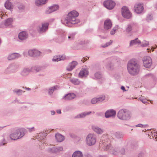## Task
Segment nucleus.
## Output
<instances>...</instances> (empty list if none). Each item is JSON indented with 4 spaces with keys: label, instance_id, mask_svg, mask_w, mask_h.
Listing matches in <instances>:
<instances>
[{
    "label": "nucleus",
    "instance_id": "nucleus-1",
    "mask_svg": "<svg viewBox=\"0 0 157 157\" xmlns=\"http://www.w3.org/2000/svg\"><path fill=\"white\" fill-rule=\"evenodd\" d=\"M127 69L130 74L135 75L138 73L140 66L136 61L132 60H130L128 64Z\"/></svg>",
    "mask_w": 157,
    "mask_h": 157
},
{
    "label": "nucleus",
    "instance_id": "nucleus-2",
    "mask_svg": "<svg viewBox=\"0 0 157 157\" xmlns=\"http://www.w3.org/2000/svg\"><path fill=\"white\" fill-rule=\"evenodd\" d=\"M117 117L123 121L129 120L132 116L131 113L125 109L120 110L117 114Z\"/></svg>",
    "mask_w": 157,
    "mask_h": 157
},
{
    "label": "nucleus",
    "instance_id": "nucleus-3",
    "mask_svg": "<svg viewBox=\"0 0 157 157\" xmlns=\"http://www.w3.org/2000/svg\"><path fill=\"white\" fill-rule=\"evenodd\" d=\"M25 129L20 128L16 130L14 132L11 133L10 135V138L13 140H16L20 139L25 135Z\"/></svg>",
    "mask_w": 157,
    "mask_h": 157
},
{
    "label": "nucleus",
    "instance_id": "nucleus-4",
    "mask_svg": "<svg viewBox=\"0 0 157 157\" xmlns=\"http://www.w3.org/2000/svg\"><path fill=\"white\" fill-rule=\"evenodd\" d=\"M86 143L89 146L95 144L96 142V136L94 134L90 133L87 136L86 138Z\"/></svg>",
    "mask_w": 157,
    "mask_h": 157
},
{
    "label": "nucleus",
    "instance_id": "nucleus-5",
    "mask_svg": "<svg viewBox=\"0 0 157 157\" xmlns=\"http://www.w3.org/2000/svg\"><path fill=\"white\" fill-rule=\"evenodd\" d=\"M105 136H107V135H104L101 137V141L99 143V145L102 147L105 150L109 151L111 152L112 149L113 147H111V145L109 144H107V142H106V141L105 142V141L103 142V140H102V139Z\"/></svg>",
    "mask_w": 157,
    "mask_h": 157
},
{
    "label": "nucleus",
    "instance_id": "nucleus-6",
    "mask_svg": "<svg viewBox=\"0 0 157 157\" xmlns=\"http://www.w3.org/2000/svg\"><path fill=\"white\" fill-rule=\"evenodd\" d=\"M121 12L122 16L125 18H129L131 17V13L127 7H123L122 8Z\"/></svg>",
    "mask_w": 157,
    "mask_h": 157
},
{
    "label": "nucleus",
    "instance_id": "nucleus-7",
    "mask_svg": "<svg viewBox=\"0 0 157 157\" xmlns=\"http://www.w3.org/2000/svg\"><path fill=\"white\" fill-rule=\"evenodd\" d=\"M144 66L147 68H150L152 64V61L151 58L148 56L144 57L143 60Z\"/></svg>",
    "mask_w": 157,
    "mask_h": 157
},
{
    "label": "nucleus",
    "instance_id": "nucleus-8",
    "mask_svg": "<svg viewBox=\"0 0 157 157\" xmlns=\"http://www.w3.org/2000/svg\"><path fill=\"white\" fill-rule=\"evenodd\" d=\"M104 5L107 9L111 10L114 8L115 3L111 0H107L104 2Z\"/></svg>",
    "mask_w": 157,
    "mask_h": 157
},
{
    "label": "nucleus",
    "instance_id": "nucleus-9",
    "mask_svg": "<svg viewBox=\"0 0 157 157\" xmlns=\"http://www.w3.org/2000/svg\"><path fill=\"white\" fill-rule=\"evenodd\" d=\"M48 23L47 22L42 24L41 26L37 27V30L39 33H42L45 32L48 29Z\"/></svg>",
    "mask_w": 157,
    "mask_h": 157
},
{
    "label": "nucleus",
    "instance_id": "nucleus-10",
    "mask_svg": "<svg viewBox=\"0 0 157 157\" xmlns=\"http://www.w3.org/2000/svg\"><path fill=\"white\" fill-rule=\"evenodd\" d=\"M8 138V136L7 134H4L2 136L0 140V147L5 145L7 144Z\"/></svg>",
    "mask_w": 157,
    "mask_h": 157
},
{
    "label": "nucleus",
    "instance_id": "nucleus-11",
    "mask_svg": "<svg viewBox=\"0 0 157 157\" xmlns=\"http://www.w3.org/2000/svg\"><path fill=\"white\" fill-rule=\"evenodd\" d=\"M63 149V147L61 146L54 147L52 148H49L48 151L51 152L57 153L62 151Z\"/></svg>",
    "mask_w": 157,
    "mask_h": 157
},
{
    "label": "nucleus",
    "instance_id": "nucleus-12",
    "mask_svg": "<svg viewBox=\"0 0 157 157\" xmlns=\"http://www.w3.org/2000/svg\"><path fill=\"white\" fill-rule=\"evenodd\" d=\"M116 112L113 109H109L107 110L105 113V116L106 118L115 116Z\"/></svg>",
    "mask_w": 157,
    "mask_h": 157
},
{
    "label": "nucleus",
    "instance_id": "nucleus-13",
    "mask_svg": "<svg viewBox=\"0 0 157 157\" xmlns=\"http://www.w3.org/2000/svg\"><path fill=\"white\" fill-rule=\"evenodd\" d=\"M143 6L142 4H136L135 5L134 10L137 13H139L143 11Z\"/></svg>",
    "mask_w": 157,
    "mask_h": 157
},
{
    "label": "nucleus",
    "instance_id": "nucleus-14",
    "mask_svg": "<svg viewBox=\"0 0 157 157\" xmlns=\"http://www.w3.org/2000/svg\"><path fill=\"white\" fill-rule=\"evenodd\" d=\"M93 130L96 133L98 134H102L104 132V130L97 125H94L92 126Z\"/></svg>",
    "mask_w": 157,
    "mask_h": 157
},
{
    "label": "nucleus",
    "instance_id": "nucleus-15",
    "mask_svg": "<svg viewBox=\"0 0 157 157\" xmlns=\"http://www.w3.org/2000/svg\"><path fill=\"white\" fill-rule=\"evenodd\" d=\"M32 70H30L28 69H24L22 72V74L23 75H25L27 74L30 71H34V70H35L36 72L39 71L40 70V69L39 67H34L32 68Z\"/></svg>",
    "mask_w": 157,
    "mask_h": 157
},
{
    "label": "nucleus",
    "instance_id": "nucleus-16",
    "mask_svg": "<svg viewBox=\"0 0 157 157\" xmlns=\"http://www.w3.org/2000/svg\"><path fill=\"white\" fill-rule=\"evenodd\" d=\"M76 17H73L71 18H67L66 21L67 23H70L72 24H75L78 23L79 22V20L76 19Z\"/></svg>",
    "mask_w": 157,
    "mask_h": 157
},
{
    "label": "nucleus",
    "instance_id": "nucleus-17",
    "mask_svg": "<svg viewBox=\"0 0 157 157\" xmlns=\"http://www.w3.org/2000/svg\"><path fill=\"white\" fill-rule=\"evenodd\" d=\"M59 6L58 5H55L50 7L46 11L47 14L50 13L54 11H55L59 9Z\"/></svg>",
    "mask_w": 157,
    "mask_h": 157
},
{
    "label": "nucleus",
    "instance_id": "nucleus-18",
    "mask_svg": "<svg viewBox=\"0 0 157 157\" xmlns=\"http://www.w3.org/2000/svg\"><path fill=\"white\" fill-rule=\"evenodd\" d=\"M91 113V112H85L82 113L77 115L75 117V118H80L85 117L86 116L90 114Z\"/></svg>",
    "mask_w": 157,
    "mask_h": 157
},
{
    "label": "nucleus",
    "instance_id": "nucleus-19",
    "mask_svg": "<svg viewBox=\"0 0 157 157\" xmlns=\"http://www.w3.org/2000/svg\"><path fill=\"white\" fill-rule=\"evenodd\" d=\"M90 101L92 104H95L105 102L106 101V100H105V99H91Z\"/></svg>",
    "mask_w": 157,
    "mask_h": 157
},
{
    "label": "nucleus",
    "instance_id": "nucleus-20",
    "mask_svg": "<svg viewBox=\"0 0 157 157\" xmlns=\"http://www.w3.org/2000/svg\"><path fill=\"white\" fill-rule=\"evenodd\" d=\"M112 26V23L109 19L106 20L104 23V28L105 29H110Z\"/></svg>",
    "mask_w": 157,
    "mask_h": 157
},
{
    "label": "nucleus",
    "instance_id": "nucleus-21",
    "mask_svg": "<svg viewBox=\"0 0 157 157\" xmlns=\"http://www.w3.org/2000/svg\"><path fill=\"white\" fill-rule=\"evenodd\" d=\"M55 136L56 141L59 142H62L65 139L63 136L59 133L56 134Z\"/></svg>",
    "mask_w": 157,
    "mask_h": 157
},
{
    "label": "nucleus",
    "instance_id": "nucleus-22",
    "mask_svg": "<svg viewBox=\"0 0 157 157\" xmlns=\"http://www.w3.org/2000/svg\"><path fill=\"white\" fill-rule=\"evenodd\" d=\"M28 36V34L25 32H22L19 33V38L21 40L26 39Z\"/></svg>",
    "mask_w": 157,
    "mask_h": 157
},
{
    "label": "nucleus",
    "instance_id": "nucleus-23",
    "mask_svg": "<svg viewBox=\"0 0 157 157\" xmlns=\"http://www.w3.org/2000/svg\"><path fill=\"white\" fill-rule=\"evenodd\" d=\"M88 74V71L84 68L82 69L79 74V76L80 77H82L83 76H86Z\"/></svg>",
    "mask_w": 157,
    "mask_h": 157
},
{
    "label": "nucleus",
    "instance_id": "nucleus-24",
    "mask_svg": "<svg viewBox=\"0 0 157 157\" xmlns=\"http://www.w3.org/2000/svg\"><path fill=\"white\" fill-rule=\"evenodd\" d=\"M65 59V57L64 55L62 56H54L52 59V60L54 61L58 62L61 60H64Z\"/></svg>",
    "mask_w": 157,
    "mask_h": 157
},
{
    "label": "nucleus",
    "instance_id": "nucleus-25",
    "mask_svg": "<svg viewBox=\"0 0 157 157\" xmlns=\"http://www.w3.org/2000/svg\"><path fill=\"white\" fill-rule=\"evenodd\" d=\"M78 15V13L77 11H73L68 13L67 18H71L73 17H77Z\"/></svg>",
    "mask_w": 157,
    "mask_h": 157
},
{
    "label": "nucleus",
    "instance_id": "nucleus-26",
    "mask_svg": "<svg viewBox=\"0 0 157 157\" xmlns=\"http://www.w3.org/2000/svg\"><path fill=\"white\" fill-rule=\"evenodd\" d=\"M77 62L76 61H74L72 63H70L67 68V70L69 71L72 70L77 65Z\"/></svg>",
    "mask_w": 157,
    "mask_h": 157
},
{
    "label": "nucleus",
    "instance_id": "nucleus-27",
    "mask_svg": "<svg viewBox=\"0 0 157 157\" xmlns=\"http://www.w3.org/2000/svg\"><path fill=\"white\" fill-rule=\"evenodd\" d=\"M20 56V55L18 54L13 53L9 55L8 57V59L9 60H11L18 57Z\"/></svg>",
    "mask_w": 157,
    "mask_h": 157
},
{
    "label": "nucleus",
    "instance_id": "nucleus-28",
    "mask_svg": "<svg viewBox=\"0 0 157 157\" xmlns=\"http://www.w3.org/2000/svg\"><path fill=\"white\" fill-rule=\"evenodd\" d=\"M72 157H82V153L81 151H75L72 155Z\"/></svg>",
    "mask_w": 157,
    "mask_h": 157
},
{
    "label": "nucleus",
    "instance_id": "nucleus-29",
    "mask_svg": "<svg viewBox=\"0 0 157 157\" xmlns=\"http://www.w3.org/2000/svg\"><path fill=\"white\" fill-rule=\"evenodd\" d=\"M5 6L6 8L7 9L10 10L13 8L12 5L9 0L6 1L5 4Z\"/></svg>",
    "mask_w": 157,
    "mask_h": 157
},
{
    "label": "nucleus",
    "instance_id": "nucleus-30",
    "mask_svg": "<svg viewBox=\"0 0 157 157\" xmlns=\"http://www.w3.org/2000/svg\"><path fill=\"white\" fill-rule=\"evenodd\" d=\"M47 0H36L35 2L36 5L37 6L45 4Z\"/></svg>",
    "mask_w": 157,
    "mask_h": 157
},
{
    "label": "nucleus",
    "instance_id": "nucleus-31",
    "mask_svg": "<svg viewBox=\"0 0 157 157\" xmlns=\"http://www.w3.org/2000/svg\"><path fill=\"white\" fill-rule=\"evenodd\" d=\"M140 43V41L138 40L137 39H136L135 40L131 41L130 43V46H132L135 45L139 44Z\"/></svg>",
    "mask_w": 157,
    "mask_h": 157
},
{
    "label": "nucleus",
    "instance_id": "nucleus-32",
    "mask_svg": "<svg viewBox=\"0 0 157 157\" xmlns=\"http://www.w3.org/2000/svg\"><path fill=\"white\" fill-rule=\"evenodd\" d=\"M13 21V19L12 18L7 19L5 22V25L6 26H9L12 24Z\"/></svg>",
    "mask_w": 157,
    "mask_h": 157
},
{
    "label": "nucleus",
    "instance_id": "nucleus-33",
    "mask_svg": "<svg viewBox=\"0 0 157 157\" xmlns=\"http://www.w3.org/2000/svg\"><path fill=\"white\" fill-rule=\"evenodd\" d=\"M139 101H141L143 103L146 104V105L149 103V102H150L151 103H153L152 101L149 100H147V99H139Z\"/></svg>",
    "mask_w": 157,
    "mask_h": 157
},
{
    "label": "nucleus",
    "instance_id": "nucleus-34",
    "mask_svg": "<svg viewBox=\"0 0 157 157\" xmlns=\"http://www.w3.org/2000/svg\"><path fill=\"white\" fill-rule=\"evenodd\" d=\"M59 87L57 86H55L52 87L50 88L48 91V93L49 94L51 95L53 92L55 90L58 89Z\"/></svg>",
    "mask_w": 157,
    "mask_h": 157
},
{
    "label": "nucleus",
    "instance_id": "nucleus-35",
    "mask_svg": "<svg viewBox=\"0 0 157 157\" xmlns=\"http://www.w3.org/2000/svg\"><path fill=\"white\" fill-rule=\"evenodd\" d=\"M119 152V150L118 147L113 148L111 151V153L113 154L116 155Z\"/></svg>",
    "mask_w": 157,
    "mask_h": 157
},
{
    "label": "nucleus",
    "instance_id": "nucleus-36",
    "mask_svg": "<svg viewBox=\"0 0 157 157\" xmlns=\"http://www.w3.org/2000/svg\"><path fill=\"white\" fill-rule=\"evenodd\" d=\"M115 136L117 139H121L122 138L123 136L122 133L120 132H117L115 133Z\"/></svg>",
    "mask_w": 157,
    "mask_h": 157
},
{
    "label": "nucleus",
    "instance_id": "nucleus-37",
    "mask_svg": "<svg viewBox=\"0 0 157 157\" xmlns=\"http://www.w3.org/2000/svg\"><path fill=\"white\" fill-rule=\"evenodd\" d=\"M65 97L66 98H75L76 96L75 94L70 93L66 95Z\"/></svg>",
    "mask_w": 157,
    "mask_h": 157
},
{
    "label": "nucleus",
    "instance_id": "nucleus-38",
    "mask_svg": "<svg viewBox=\"0 0 157 157\" xmlns=\"http://www.w3.org/2000/svg\"><path fill=\"white\" fill-rule=\"evenodd\" d=\"M44 133H39L37 136V139L38 140H42L44 139Z\"/></svg>",
    "mask_w": 157,
    "mask_h": 157
},
{
    "label": "nucleus",
    "instance_id": "nucleus-39",
    "mask_svg": "<svg viewBox=\"0 0 157 157\" xmlns=\"http://www.w3.org/2000/svg\"><path fill=\"white\" fill-rule=\"evenodd\" d=\"M71 82L75 85H78L80 83L79 81L77 79L74 78L71 79Z\"/></svg>",
    "mask_w": 157,
    "mask_h": 157
},
{
    "label": "nucleus",
    "instance_id": "nucleus-40",
    "mask_svg": "<svg viewBox=\"0 0 157 157\" xmlns=\"http://www.w3.org/2000/svg\"><path fill=\"white\" fill-rule=\"evenodd\" d=\"M13 92L18 95H20L22 94V91L18 89H15L13 90Z\"/></svg>",
    "mask_w": 157,
    "mask_h": 157
},
{
    "label": "nucleus",
    "instance_id": "nucleus-41",
    "mask_svg": "<svg viewBox=\"0 0 157 157\" xmlns=\"http://www.w3.org/2000/svg\"><path fill=\"white\" fill-rule=\"evenodd\" d=\"M118 26H116L114 27L111 32V34L112 35L114 34L116 32V31L118 29Z\"/></svg>",
    "mask_w": 157,
    "mask_h": 157
},
{
    "label": "nucleus",
    "instance_id": "nucleus-42",
    "mask_svg": "<svg viewBox=\"0 0 157 157\" xmlns=\"http://www.w3.org/2000/svg\"><path fill=\"white\" fill-rule=\"evenodd\" d=\"M95 77L98 79H99L101 78V75L99 72H97L95 74Z\"/></svg>",
    "mask_w": 157,
    "mask_h": 157
},
{
    "label": "nucleus",
    "instance_id": "nucleus-43",
    "mask_svg": "<svg viewBox=\"0 0 157 157\" xmlns=\"http://www.w3.org/2000/svg\"><path fill=\"white\" fill-rule=\"evenodd\" d=\"M40 54V52L39 51L36 50H34V56H39Z\"/></svg>",
    "mask_w": 157,
    "mask_h": 157
},
{
    "label": "nucleus",
    "instance_id": "nucleus-44",
    "mask_svg": "<svg viewBox=\"0 0 157 157\" xmlns=\"http://www.w3.org/2000/svg\"><path fill=\"white\" fill-rule=\"evenodd\" d=\"M34 50H30L29 51V54L31 56H34Z\"/></svg>",
    "mask_w": 157,
    "mask_h": 157
},
{
    "label": "nucleus",
    "instance_id": "nucleus-45",
    "mask_svg": "<svg viewBox=\"0 0 157 157\" xmlns=\"http://www.w3.org/2000/svg\"><path fill=\"white\" fill-rule=\"evenodd\" d=\"M132 30V26L130 25H128V27L126 29V31L127 32H129L131 31Z\"/></svg>",
    "mask_w": 157,
    "mask_h": 157
},
{
    "label": "nucleus",
    "instance_id": "nucleus-46",
    "mask_svg": "<svg viewBox=\"0 0 157 157\" xmlns=\"http://www.w3.org/2000/svg\"><path fill=\"white\" fill-rule=\"evenodd\" d=\"M112 42L111 41V40H110V42H109L108 43H107L105 45H102V47L103 48H105L106 47H107L109 45L112 44Z\"/></svg>",
    "mask_w": 157,
    "mask_h": 157
},
{
    "label": "nucleus",
    "instance_id": "nucleus-47",
    "mask_svg": "<svg viewBox=\"0 0 157 157\" xmlns=\"http://www.w3.org/2000/svg\"><path fill=\"white\" fill-rule=\"evenodd\" d=\"M149 45V42L147 41H145V42L142 44V47H145Z\"/></svg>",
    "mask_w": 157,
    "mask_h": 157
},
{
    "label": "nucleus",
    "instance_id": "nucleus-48",
    "mask_svg": "<svg viewBox=\"0 0 157 157\" xmlns=\"http://www.w3.org/2000/svg\"><path fill=\"white\" fill-rule=\"evenodd\" d=\"M147 125L142 124H139L136 125V127H144L145 126Z\"/></svg>",
    "mask_w": 157,
    "mask_h": 157
},
{
    "label": "nucleus",
    "instance_id": "nucleus-49",
    "mask_svg": "<svg viewBox=\"0 0 157 157\" xmlns=\"http://www.w3.org/2000/svg\"><path fill=\"white\" fill-rule=\"evenodd\" d=\"M75 35L73 34H71L70 36H68V38L69 39H70L71 40L73 39L74 38Z\"/></svg>",
    "mask_w": 157,
    "mask_h": 157
},
{
    "label": "nucleus",
    "instance_id": "nucleus-50",
    "mask_svg": "<svg viewBox=\"0 0 157 157\" xmlns=\"http://www.w3.org/2000/svg\"><path fill=\"white\" fill-rule=\"evenodd\" d=\"M27 128L29 130V131L30 132H31L32 131H34L35 130V128H34V127H33L31 128Z\"/></svg>",
    "mask_w": 157,
    "mask_h": 157
},
{
    "label": "nucleus",
    "instance_id": "nucleus-51",
    "mask_svg": "<svg viewBox=\"0 0 157 157\" xmlns=\"http://www.w3.org/2000/svg\"><path fill=\"white\" fill-rule=\"evenodd\" d=\"M5 17V14L2 12H0V17H1L2 18H3V17Z\"/></svg>",
    "mask_w": 157,
    "mask_h": 157
},
{
    "label": "nucleus",
    "instance_id": "nucleus-52",
    "mask_svg": "<svg viewBox=\"0 0 157 157\" xmlns=\"http://www.w3.org/2000/svg\"><path fill=\"white\" fill-rule=\"evenodd\" d=\"M119 151L122 155H124V154L125 151L124 149L123 148H121V151Z\"/></svg>",
    "mask_w": 157,
    "mask_h": 157
},
{
    "label": "nucleus",
    "instance_id": "nucleus-53",
    "mask_svg": "<svg viewBox=\"0 0 157 157\" xmlns=\"http://www.w3.org/2000/svg\"><path fill=\"white\" fill-rule=\"evenodd\" d=\"M152 18V17L151 15H150L148 17H147V20L148 21H149V20H151Z\"/></svg>",
    "mask_w": 157,
    "mask_h": 157
},
{
    "label": "nucleus",
    "instance_id": "nucleus-54",
    "mask_svg": "<svg viewBox=\"0 0 157 157\" xmlns=\"http://www.w3.org/2000/svg\"><path fill=\"white\" fill-rule=\"evenodd\" d=\"M89 58V57H87V58H83L82 60V61L83 62V63H84L85 61H86L87 59H88Z\"/></svg>",
    "mask_w": 157,
    "mask_h": 157
},
{
    "label": "nucleus",
    "instance_id": "nucleus-55",
    "mask_svg": "<svg viewBox=\"0 0 157 157\" xmlns=\"http://www.w3.org/2000/svg\"><path fill=\"white\" fill-rule=\"evenodd\" d=\"M51 114L52 115H54L55 113V112L54 111L52 110L51 111Z\"/></svg>",
    "mask_w": 157,
    "mask_h": 157
},
{
    "label": "nucleus",
    "instance_id": "nucleus-56",
    "mask_svg": "<svg viewBox=\"0 0 157 157\" xmlns=\"http://www.w3.org/2000/svg\"><path fill=\"white\" fill-rule=\"evenodd\" d=\"M121 89L123 90L124 91H125L126 90H125V87L124 86H122L121 87Z\"/></svg>",
    "mask_w": 157,
    "mask_h": 157
},
{
    "label": "nucleus",
    "instance_id": "nucleus-57",
    "mask_svg": "<svg viewBox=\"0 0 157 157\" xmlns=\"http://www.w3.org/2000/svg\"><path fill=\"white\" fill-rule=\"evenodd\" d=\"M143 155V154L142 153H140L138 154V156L139 157H141Z\"/></svg>",
    "mask_w": 157,
    "mask_h": 157
},
{
    "label": "nucleus",
    "instance_id": "nucleus-58",
    "mask_svg": "<svg viewBox=\"0 0 157 157\" xmlns=\"http://www.w3.org/2000/svg\"><path fill=\"white\" fill-rule=\"evenodd\" d=\"M56 112L58 114H61V110L60 109H58L56 111Z\"/></svg>",
    "mask_w": 157,
    "mask_h": 157
},
{
    "label": "nucleus",
    "instance_id": "nucleus-59",
    "mask_svg": "<svg viewBox=\"0 0 157 157\" xmlns=\"http://www.w3.org/2000/svg\"><path fill=\"white\" fill-rule=\"evenodd\" d=\"M153 136L155 137L156 136V137H155V138H157V133L155 132L153 134Z\"/></svg>",
    "mask_w": 157,
    "mask_h": 157
},
{
    "label": "nucleus",
    "instance_id": "nucleus-60",
    "mask_svg": "<svg viewBox=\"0 0 157 157\" xmlns=\"http://www.w3.org/2000/svg\"><path fill=\"white\" fill-rule=\"evenodd\" d=\"M5 126H0V131L2 130L3 128Z\"/></svg>",
    "mask_w": 157,
    "mask_h": 157
},
{
    "label": "nucleus",
    "instance_id": "nucleus-61",
    "mask_svg": "<svg viewBox=\"0 0 157 157\" xmlns=\"http://www.w3.org/2000/svg\"><path fill=\"white\" fill-rule=\"evenodd\" d=\"M45 141V140H43V141H42L43 143V144H44L45 145H46V144H47V143H45V141Z\"/></svg>",
    "mask_w": 157,
    "mask_h": 157
},
{
    "label": "nucleus",
    "instance_id": "nucleus-62",
    "mask_svg": "<svg viewBox=\"0 0 157 157\" xmlns=\"http://www.w3.org/2000/svg\"><path fill=\"white\" fill-rule=\"evenodd\" d=\"M25 89L27 90H30V89L29 88H26V87L25 88Z\"/></svg>",
    "mask_w": 157,
    "mask_h": 157
},
{
    "label": "nucleus",
    "instance_id": "nucleus-63",
    "mask_svg": "<svg viewBox=\"0 0 157 157\" xmlns=\"http://www.w3.org/2000/svg\"><path fill=\"white\" fill-rule=\"evenodd\" d=\"M17 101H18V102L20 103H22V102H19V100H17Z\"/></svg>",
    "mask_w": 157,
    "mask_h": 157
},
{
    "label": "nucleus",
    "instance_id": "nucleus-64",
    "mask_svg": "<svg viewBox=\"0 0 157 157\" xmlns=\"http://www.w3.org/2000/svg\"><path fill=\"white\" fill-rule=\"evenodd\" d=\"M85 103L86 104H88V102H86V103Z\"/></svg>",
    "mask_w": 157,
    "mask_h": 157
}]
</instances>
